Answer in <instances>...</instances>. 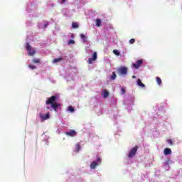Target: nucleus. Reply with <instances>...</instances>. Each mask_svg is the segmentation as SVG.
Instances as JSON below:
<instances>
[{"mask_svg":"<svg viewBox=\"0 0 182 182\" xmlns=\"http://www.w3.org/2000/svg\"><path fill=\"white\" fill-rule=\"evenodd\" d=\"M76 153H79L80 151V143H77L75 144V151Z\"/></svg>","mask_w":182,"mask_h":182,"instance_id":"obj_12","label":"nucleus"},{"mask_svg":"<svg viewBox=\"0 0 182 182\" xmlns=\"http://www.w3.org/2000/svg\"><path fill=\"white\" fill-rule=\"evenodd\" d=\"M66 2V0H62L61 4H65Z\"/></svg>","mask_w":182,"mask_h":182,"instance_id":"obj_30","label":"nucleus"},{"mask_svg":"<svg viewBox=\"0 0 182 182\" xmlns=\"http://www.w3.org/2000/svg\"><path fill=\"white\" fill-rule=\"evenodd\" d=\"M132 79H136V76H135V75H133V76H132Z\"/></svg>","mask_w":182,"mask_h":182,"instance_id":"obj_31","label":"nucleus"},{"mask_svg":"<svg viewBox=\"0 0 182 182\" xmlns=\"http://www.w3.org/2000/svg\"><path fill=\"white\" fill-rule=\"evenodd\" d=\"M137 150H139V146H135L134 147H133L128 154L129 159L134 157V156H136V154L137 153Z\"/></svg>","mask_w":182,"mask_h":182,"instance_id":"obj_3","label":"nucleus"},{"mask_svg":"<svg viewBox=\"0 0 182 182\" xmlns=\"http://www.w3.org/2000/svg\"><path fill=\"white\" fill-rule=\"evenodd\" d=\"M26 49L28 51V56H33L36 53V50L32 49V46L29 45V43H26Z\"/></svg>","mask_w":182,"mask_h":182,"instance_id":"obj_4","label":"nucleus"},{"mask_svg":"<svg viewBox=\"0 0 182 182\" xmlns=\"http://www.w3.org/2000/svg\"><path fill=\"white\" fill-rule=\"evenodd\" d=\"M63 60V58L59 57L58 58H55L53 60V63H58V62H62Z\"/></svg>","mask_w":182,"mask_h":182,"instance_id":"obj_10","label":"nucleus"},{"mask_svg":"<svg viewBox=\"0 0 182 182\" xmlns=\"http://www.w3.org/2000/svg\"><path fill=\"white\" fill-rule=\"evenodd\" d=\"M117 77L116 73L113 72L112 75L111 76V80H114Z\"/></svg>","mask_w":182,"mask_h":182,"instance_id":"obj_19","label":"nucleus"},{"mask_svg":"<svg viewBox=\"0 0 182 182\" xmlns=\"http://www.w3.org/2000/svg\"><path fill=\"white\" fill-rule=\"evenodd\" d=\"M96 25L97 26H102V20H100V18H97L96 20Z\"/></svg>","mask_w":182,"mask_h":182,"instance_id":"obj_14","label":"nucleus"},{"mask_svg":"<svg viewBox=\"0 0 182 182\" xmlns=\"http://www.w3.org/2000/svg\"><path fill=\"white\" fill-rule=\"evenodd\" d=\"M56 100H58V97L53 95L46 102V105H51V107L53 109L54 112H58V107H61L62 106V104L56 102Z\"/></svg>","mask_w":182,"mask_h":182,"instance_id":"obj_1","label":"nucleus"},{"mask_svg":"<svg viewBox=\"0 0 182 182\" xmlns=\"http://www.w3.org/2000/svg\"><path fill=\"white\" fill-rule=\"evenodd\" d=\"M94 60H94L92 58H88V63H89V65H92V63H93Z\"/></svg>","mask_w":182,"mask_h":182,"instance_id":"obj_22","label":"nucleus"},{"mask_svg":"<svg viewBox=\"0 0 182 182\" xmlns=\"http://www.w3.org/2000/svg\"><path fill=\"white\" fill-rule=\"evenodd\" d=\"M109 91H107V90H105L104 92H103V94H102V97L104 98V99H106V98H107V97H109Z\"/></svg>","mask_w":182,"mask_h":182,"instance_id":"obj_11","label":"nucleus"},{"mask_svg":"<svg viewBox=\"0 0 182 182\" xmlns=\"http://www.w3.org/2000/svg\"><path fill=\"white\" fill-rule=\"evenodd\" d=\"M113 53H114V55H116L117 56H120V52H119V50H114Z\"/></svg>","mask_w":182,"mask_h":182,"instance_id":"obj_18","label":"nucleus"},{"mask_svg":"<svg viewBox=\"0 0 182 182\" xmlns=\"http://www.w3.org/2000/svg\"><path fill=\"white\" fill-rule=\"evenodd\" d=\"M40 117L43 119V120H48V119H49L50 117V114H49V112H48L46 115H42V114H40Z\"/></svg>","mask_w":182,"mask_h":182,"instance_id":"obj_8","label":"nucleus"},{"mask_svg":"<svg viewBox=\"0 0 182 182\" xmlns=\"http://www.w3.org/2000/svg\"><path fill=\"white\" fill-rule=\"evenodd\" d=\"M72 26H73V28H79V25H77V23H73Z\"/></svg>","mask_w":182,"mask_h":182,"instance_id":"obj_23","label":"nucleus"},{"mask_svg":"<svg viewBox=\"0 0 182 182\" xmlns=\"http://www.w3.org/2000/svg\"><path fill=\"white\" fill-rule=\"evenodd\" d=\"M164 153L165 156H168V154H171V149H170L168 148H166L164 151Z\"/></svg>","mask_w":182,"mask_h":182,"instance_id":"obj_9","label":"nucleus"},{"mask_svg":"<svg viewBox=\"0 0 182 182\" xmlns=\"http://www.w3.org/2000/svg\"><path fill=\"white\" fill-rule=\"evenodd\" d=\"M65 134L69 137H75V136H76V131L71 129L70 132H66Z\"/></svg>","mask_w":182,"mask_h":182,"instance_id":"obj_7","label":"nucleus"},{"mask_svg":"<svg viewBox=\"0 0 182 182\" xmlns=\"http://www.w3.org/2000/svg\"><path fill=\"white\" fill-rule=\"evenodd\" d=\"M127 67H120L119 68L117 69V72L118 73H119V75H127Z\"/></svg>","mask_w":182,"mask_h":182,"instance_id":"obj_5","label":"nucleus"},{"mask_svg":"<svg viewBox=\"0 0 182 182\" xmlns=\"http://www.w3.org/2000/svg\"><path fill=\"white\" fill-rule=\"evenodd\" d=\"M68 110L71 113H73V112H75V108H73V107H72V106H70V107H68Z\"/></svg>","mask_w":182,"mask_h":182,"instance_id":"obj_21","label":"nucleus"},{"mask_svg":"<svg viewBox=\"0 0 182 182\" xmlns=\"http://www.w3.org/2000/svg\"><path fill=\"white\" fill-rule=\"evenodd\" d=\"M168 144H171V146H173V140L168 139Z\"/></svg>","mask_w":182,"mask_h":182,"instance_id":"obj_28","label":"nucleus"},{"mask_svg":"<svg viewBox=\"0 0 182 182\" xmlns=\"http://www.w3.org/2000/svg\"><path fill=\"white\" fill-rule=\"evenodd\" d=\"M143 64V60L140 59V60H137L136 61V63L132 64L133 68H134V69H139V68H140V66H141V65Z\"/></svg>","mask_w":182,"mask_h":182,"instance_id":"obj_6","label":"nucleus"},{"mask_svg":"<svg viewBox=\"0 0 182 182\" xmlns=\"http://www.w3.org/2000/svg\"><path fill=\"white\" fill-rule=\"evenodd\" d=\"M48 23H46L45 25H44V28H48Z\"/></svg>","mask_w":182,"mask_h":182,"instance_id":"obj_29","label":"nucleus"},{"mask_svg":"<svg viewBox=\"0 0 182 182\" xmlns=\"http://www.w3.org/2000/svg\"><path fill=\"white\" fill-rule=\"evenodd\" d=\"M137 85L139 86H141V87H146V85L141 82V80L140 79L137 80Z\"/></svg>","mask_w":182,"mask_h":182,"instance_id":"obj_13","label":"nucleus"},{"mask_svg":"<svg viewBox=\"0 0 182 182\" xmlns=\"http://www.w3.org/2000/svg\"><path fill=\"white\" fill-rule=\"evenodd\" d=\"M101 164H102V158L98 156L97 158V161H92L90 165V167L92 170H95V168H96V167H97V166H100Z\"/></svg>","mask_w":182,"mask_h":182,"instance_id":"obj_2","label":"nucleus"},{"mask_svg":"<svg viewBox=\"0 0 182 182\" xmlns=\"http://www.w3.org/2000/svg\"><path fill=\"white\" fill-rule=\"evenodd\" d=\"M136 42V40L134 38H132L129 40L130 45H133Z\"/></svg>","mask_w":182,"mask_h":182,"instance_id":"obj_24","label":"nucleus"},{"mask_svg":"<svg viewBox=\"0 0 182 182\" xmlns=\"http://www.w3.org/2000/svg\"><path fill=\"white\" fill-rule=\"evenodd\" d=\"M81 39H82L83 42H86V36L84 34L80 35Z\"/></svg>","mask_w":182,"mask_h":182,"instance_id":"obj_20","label":"nucleus"},{"mask_svg":"<svg viewBox=\"0 0 182 182\" xmlns=\"http://www.w3.org/2000/svg\"><path fill=\"white\" fill-rule=\"evenodd\" d=\"M92 59H93L94 60H96V59H97V53L94 52V53H92Z\"/></svg>","mask_w":182,"mask_h":182,"instance_id":"obj_17","label":"nucleus"},{"mask_svg":"<svg viewBox=\"0 0 182 182\" xmlns=\"http://www.w3.org/2000/svg\"><path fill=\"white\" fill-rule=\"evenodd\" d=\"M156 82L158 83L159 85H161L162 82H161V78H160V77H156Z\"/></svg>","mask_w":182,"mask_h":182,"instance_id":"obj_16","label":"nucleus"},{"mask_svg":"<svg viewBox=\"0 0 182 182\" xmlns=\"http://www.w3.org/2000/svg\"><path fill=\"white\" fill-rule=\"evenodd\" d=\"M121 92H122V95H124V93H126V89L122 88L121 89Z\"/></svg>","mask_w":182,"mask_h":182,"instance_id":"obj_27","label":"nucleus"},{"mask_svg":"<svg viewBox=\"0 0 182 182\" xmlns=\"http://www.w3.org/2000/svg\"><path fill=\"white\" fill-rule=\"evenodd\" d=\"M33 63H41V59L39 58H34L32 60Z\"/></svg>","mask_w":182,"mask_h":182,"instance_id":"obj_15","label":"nucleus"},{"mask_svg":"<svg viewBox=\"0 0 182 182\" xmlns=\"http://www.w3.org/2000/svg\"><path fill=\"white\" fill-rule=\"evenodd\" d=\"M28 68L31 70H33V69H36V66L33 65H28Z\"/></svg>","mask_w":182,"mask_h":182,"instance_id":"obj_25","label":"nucleus"},{"mask_svg":"<svg viewBox=\"0 0 182 182\" xmlns=\"http://www.w3.org/2000/svg\"><path fill=\"white\" fill-rule=\"evenodd\" d=\"M68 43V45H73V44H75V41L70 40Z\"/></svg>","mask_w":182,"mask_h":182,"instance_id":"obj_26","label":"nucleus"}]
</instances>
